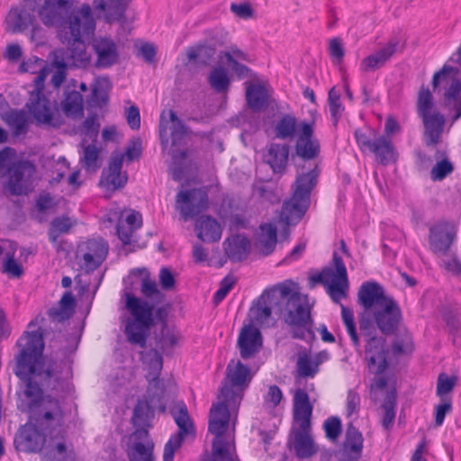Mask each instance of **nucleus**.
I'll use <instances>...</instances> for the list:
<instances>
[{
  "label": "nucleus",
  "mask_w": 461,
  "mask_h": 461,
  "mask_svg": "<svg viewBox=\"0 0 461 461\" xmlns=\"http://www.w3.org/2000/svg\"><path fill=\"white\" fill-rule=\"evenodd\" d=\"M26 6L35 11L47 27L57 28L58 38L67 49L54 51L58 68L68 65L84 66L91 60L85 41L95 30V21L90 5L74 8L73 0H23Z\"/></svg>",
  "instance_id": "1"
},
{
  "label": "nucleus",
  "mask_w": 461,
  "mask_h": 461,
  "mask_svg": "<svg viewBox=\"0 0 461 461\" xmlns=\"http://www.w3.org/2000/svg\"><path fill=\"white\" fill-rule=\"evenodd\" d=\"M140 293L151 302L140 299L130 292L123 294L125 308L131 315V318L126 321L125 335L130 343L144 348L149 331L154 324L155 306L165 300V294L158 289L157 283L149 276L141 278Z\"/></svg>",
  "instance_id": "2"
},
{
  "label": "nucleus",
  "mask_w": 461,
  "mask_h": 461,
  "mask_svg": "<svg viewBox=\"0 0 461 461\" xmlns=\"http://www.w3.org/2000/svg\"><path fill=\"white\" fill-rule=\"evenodd\" d=\"M22 382V393L19 394L18 409L27 413L29 420L38 424L42 430H48L53 425H59L64 418L63 410L59 401L49 394H44L42 388L45 387L43 378L40 375H29L20 378ZM60 385L56 391H59Z\"/></svg>",
  "instance_id": "3"
},
{
  "label": "nucleus",
  "mask_w": 461,
  "mask_h": 461,
  "mask_svg": "<svg viewBox=\"0 0 461 461\" xmlns=\"http://www.w3.org/2000/svg\"><path fill=\"white\" fill-rule=\"evenodd\" d=\"M42 336L43 333L38 330L24 332L17 343L23 348L16 357L14 374L19 378L40 375L47 388L57 390L61 383L63 363L52 359H41L43 349Z\"/></svg>",
  "instance_id": "4"
},
{
  "label": "nucleus",
  "mask_w": 461,
  "mask_h": 461,
  "mask_svg": "<svg viewBox=\"0 0 461 461\" xmlns=\"http://www.w3.org/2000/svg\"><path fill=\"white\" fill-rule=\"evenodd\" d=\"M230 363L226 366L225 379L220 389L217 402L212 405L208 431L213 435L211 457L204 461H230Z\"/></svg>",
  "instance_id": "5"
},
{
  "label": "nucleus",
  "mask_w": 461,
  "mask_h": 461,
  "mask_svg": "<svg viewBox=\"0 0 461 461\" xmlns=\"http://www.w3.org/2000/svg\"><path fill=\"white\" fill-rule=\"evenodd\" d=\"M280 285H285L287 294L282 295L281 312L279 317L289 327L292 338L297 339H307L314 337V321L312 317V305L309 297L299 292L293 291L294 285L292 281L286 280Z\"/></svg>",
  "instance_id": "6"
},
{
  "label": "nucleus",
  "mask_w": 461,
  "mask_h": 461,
  "mask_svg": "<svg viewBox=\"0 0 461 461\" xmlns=\"http://www.w3.org/2000/svg\"><path fill=\"white\" fill-rule=\"evenodd\" d=\"M320 169L313 165L307 172L298 173L293 185V195L283 204L280 220L286 225L296 224L308 210L311 193L317 184Z\"/></svg>",
  "instance_id": "7"
},
{
  "label": "nucleus",
  "mask_w": 461,
  "mask_h": 461,
  "mask_svg": "<svg viewBox=\"0 0 461 461\" xmlns=\"http://www.w3.org/2000/svg\"><path fill=\"white\" fill-rule=\"evenodd\" d=\"M392 299L393 298L386 294L384 288L377 282L367 281L361 285L357 292V302L364 309L358 321L361 332L371 334L373 327L370 313Z\"/></svg>",
  "instance_id": "8"
},
{
  "label": "nucleus",
  "mask_w": 461,
  "mask_h": 461,
  "mask_svg": "<svg viewBox=\"0 0 461 461\" xmlns=\"http://www.w3.org/2000/svg\"><path fill=\"white\" fill-rule=\"evenodd\" d=\"M36 167L28 160L13 163L7 169L6 179L3 183L5 195H28L34 189Z\"/></svg>",
  "instance_id": "9"
},
{
  "label": "nucleus",
  "mask_w": 461,
  "mask_h": 461,
  "mask_svg": "<svg viewBox=\"0 0 461 461\" xmlns=\"http://www.w3.org/2000/svg\"><path fill=\"white\" fill-rule=\"evenodd\" d=\"M287 294L285 285L277 284L270 288L265 289L261 295L253 303L249 316L252 321L258 325L268 324L271 314L279 316L281 312L282 295Z\"/></svg>",
  "instance_id": "10"
},
{
  "label": "nucleus",
  "mask_w": 461,
  "mask_h": 461,
  "mask_svg": "<svg viewBox=\"0 0 461 461\" xmlns=\"http://www.w3.org/2000/svg\"><path fill=\"white\" fill-rule=\"evenodd\" d=\"M458 227L453 221L440 220L429 229V249L437 256H446L456 240Z\"/></svg>",
  "instance_id": "11"
},
{
  "label": "nucleus",
  "mask_w": 461,
  "mask_h": 461,
  "mask_svg": "<svg viewBox=\"0 0 461 461\" xmlns=\"http://www.w3.org/2000/svg\"><path fill=\"white\" fill-rule=\"evenodd\" d=\"M171 414L178 427V431L166 443L163 461H173L175 452L181 447L185 437L194 433V424L183 402L171 410Z\"/></svg>",
  "instance_id": "12"
},
{
  "label": "nucleus",
  "mask_w": 461,
  "mask_h": 461,
  "mask_svg": "<svg viewBox=\"0 0 461 461\" xmlns=\"http://www.w3.org/2000/svg\"><path fill=\"white\" fill-rule=\"evenodd\" d=\"M26 107L38 124L54 128L61 125L59 113L40 89L31 92Z\"/></svg>",
  "instance_id": "13"
},
{
  "label": "nucleus",
  "mask_w": 461,
  "mask_h": 461,
  "mask_svg": "<svg viewBox=\"0 0 461 461\" xmlns=\"http://www.w3.org/2000/svg\"><path fill=\"white\" fill-rule=\"evenodd\" d=\"M372 319L373 330H370L372 335L375 332V326L384 335H393L398 329L402 321V311L394 299L388 300V303L382 305L378 309L370 313Z\"/></svg>",
  "instance_id": "14"
},
{
  "label": "nucleus",
  "mask_w": 461,
  "mask_h": 461,
  "mask_svg": "<svg viewBox=\"0 0 461 461\" xmlns=\"http://www.w3.org/2000/svg\"><path fill=\"white\" fill-rule=\"evenodd\" d=\"M207 193L200 188L181 190L176 196V209L185 221L194 218L207 208Z\"/></svg>",
  "instance_id": "15"
},
{
  "label": "nucleus",
  "mask_w": 461,
  "mask_h": 461,
  "mask_svg": "<svg viewBox=\"0 0 461 461\" xmlns=\"http://www.w3.org/2000/svg\"><path fill=\"white\" fill-rule=\"evenodd\" d=\"M315 120L300 122V131L294 146L297 157L304 161L315 159L321 151L319 140L314 136Z\"/></svg>",
  "instance_id": "16"
},
{
  "label": "nucleus",
  "mask_w": 461,
  "mask_h": 461,
  "mask_svg": "<svg viewBox=\"0 0 461 461\" xmlns=\"http://www.w3.org/2000/svg\"><path fill=\"white\" fill-rule=\"evenodd\" d=\"M40 426L31 420L21 426L14 437V444L18 451L26 453L40 452L46 437Z\"/></svg>",
  "instance_id": "17"
},
{
  "label": "nucleus",
  "mask_w": 461,
  "mask_h": 461,
  "mask_svg": "<svg viewBox=\"0 0 461 461\" xmlns=\"http://www.w3.org/2000/svg\"><path fill=\"white\" fill-rule=\"evenodd\" d=\"M154 442L145 429H135L128 439L127 456L129 461H154Z\"/></svg>",
  "instance_id": "18"
},
{
  "label": "nucleus",
  "mask_w": 461,
  "mask_h": 461,
  "mask_svg": "<svg viewBox=\"0 0 461 461\" xmlns=\"http://www.w3.org/2000/svg\"><path fill=\"white\" fill-rule=\"evenodd\" d=\"M402 48L398 39H390L379 50L361 60L360 70L368 73L382 68L398 51H402Z\"/></svg>",
  "instance_id": "19"
},
{
  "label": "nucleus",
  "mask_w": 461,
  "mask_h": 461,
  "mask_svg": "<svg viewBox=\"0 0 461 461\" xmlns=\"http://www.w3.org/2000/svg\"><path fill=\"white\" fill-rule=\"evenodd\" d=\"M92 49L96 55L95 67L107 68L115 65L119 60L117 43L107 36H98L92 41Z\"/></svg>",
  "instance_id": "20"
},
{
  "label": "nucleus",
  "mask_w": 461,
  "mask_h": 461,
  "mask_svg": "<svg viewBox=\"0 0 461 461\" xmlns=\"http://www.w3.org/2000/svg\"><path fill=\"white\" fill-rule=\"evenodd\" d=\"M365 336L366 334L362 332ZM366 358L368 368L375 374H382L387 367L385 339L374 335H367Z\"/></svg>",
  "instance_id": "21"
},
{
  "label": "nucleus",
  "mask_w": 461,
  "mask_h": 461,
  "mask_svg": "<svg viewBox=\"0 0 461 461\" xmlns=\"http://www.w3.org/2000/svg\"><path fill=\"white\" fill-rule=\"evenodd\" d=\"M254 373L251 369L239 361L232 368V411L240 405L243 399L245 390L249 387ZM235 424V418L232 417V427Z\"/></svg>",
  "instance_id": "22"
},
{
  "label": "nucleus",
  "mask_w": 461,
  "mask_h": 461,
  "mask_svg": "<svg viewBox=\"0 0 461 461\" xmlns=\"http://www.w3.org/2000/svg\"><path fill=\"white\" fill-rule=\"evenodd\" d=\"M230 67V52L226 51L220 56L218 64L212 68L209 76L208 83L210 86L217 93H226L229 85V68Z\"/></svg>",
  "instance_id": "23"
},
{
  "label": "nucleus",
  "mask_w": 461,
  "mask_h": 461,
  "mask_svg": "<svg viewBox=\"0 0 461 461\" xmlns=\"http://www.w3.org/2000/svg\"><path fill=\"white\" fill-rule=\"evenodd\" d=\"M237 346L243 359L254 357L262 347L261 333L253 326L244 327L239 336Z\"/></svg>",
  "instance_id": "24"
},
{
  "label": "nucleus",
  "mask_w": 461,
  "mask_h": 461,
  "mask_svg": "<svg viewBox=\"0 0 461 461\" xmlns=\"http://www.w3.org/2000/svg\"><path fill=\"white\" fill-rule=\"evenodd\" d=\"M122 154H113L106 170L103 171L100 185L107 189L116 190L124 186L127 176L122 175Z\"/></svg>",
  "instance_id": "25"
},
{
  "label": "nucleus",
  "mask_w": 461,
  "mask_h": 461,
  "mask_svg": "<svg viewBox=\"0 0 461 461\" xmlns=\"http://www.w3.org/2000/svg\"><path fill=\"white\" fill-rule=\"evenodd\" d=\"M131 0H94L95 11L103 14L105 22L114 23L125 19V11Z\"/></svg>",
  "instance_id": "26"
},
{
  "label": "nucleus",
  "mask_w": 461,
  "mask_h": 461,
  "mask_svg": "<svg viewBox=\"0 0 461 461\" xmlns=\"http://www.w3.org/2000/svg\"><path fill=\"white\" fill-rule=\"evenodd\" d=\"M108 252V245L104 240H90L86 243L83 253V267L86 271H94L104 260Z\"/></svg>",
  "instance_id": "27"
},
{
  "label": "nucleus",
  "mask_w": 461,
  "mask_h": 461,
  "mask_svg": "<svg viewBox=\"0 0 461 461\" xmlns=\"http://www.w3.org/2000/svg\"><path fill=\"white\" fill-rule=\"evenodd\" d=\"M35 18L23 8H12L6 18V31L12 33H18L32 26V33L40 30V26H34Z\"/></svg>",
  "instance_id": "28"
},
{
  "label": "nucleus",
  "mask_w": 461,
  "mask_h": 461,
  "mask_svg": "<svg viewBox=\"0 0 461 461\" xmlns=\"http://www.w3.org/2000/svg\"><path fill=\"white\" fill-rule=\"evenodd\" d=\"M369 151L375 155L376 160L382 165L393 163L398 158L391 138L384 135L374 138Z\"/></svg>",
  "instance_id": "29"
},
{
  "label": "nucleus",
  "mask_w": 461,
  "mask_h": 461,
  "mask_svg": "<svg viewBox=\"0 0 461 461\" xmlns=\"http://www.w3.org/2000/svg\"><path fill=\"white\" fill-rule=\"evenodd\" d=\"M424 139L427 146H435L439 142L445 125V117L438 112L422 117Z\"/></svg>",
  "instance_id": "30"
},
{
  "label": "nucleus",
  "mask_w": 461,
  "mask_h": 461,
  "mask_svg": "<svg viewBox=\"0 0 461 461\" xmlns=\"http://www.w3.org/2000/svg\"><path fill=\"white\" fill-rule=\"evenodd\" d=\"M270 95L267 87L260 83H249L246 86V101L254 112L267 109L270 104Z\"/></svg>",
  "instance_id": "31"
},
{
  "label": "nucleus",
  "mask_w": 461,
  "mask_h": 461,
  "mask_svg": "<svg viewBox=\"0 0 461 461\" xmlns=\"http://www.w3.org/2000/svg\"><path fill=\"white\" fill-rule=\"evenodd\" d=\"M288 157L289 146L287 144L271 143L267 147L265 160L274 172L282 173L287 166Z\"/></svg>",
  "instance_id": "32"
},
{
  "label": "nucleus",
  "mask_w": 461,
  "mask_h": 461,
  "mask_svg": "<svg viewBox=\"0 0 461 461\" xmlns=\"http://www.w3.org/2000/svg\"><path fill=\"white\" fill-rule=\"evenodd\" d=\"M300 131V122L292 113L284 114L275 124V138L278 140H293Z\"/></svg>",
  "instance_id": "33"
},
{
  "label": "nucleus",
  "mask_w": 461,
  "mask_h": 461,
  "mask_svg": "<svg viewBox=\"0 0 461 461\" xmlns=\"http://www.w3.org/2000/svg\"><path fill=\"white\" fill-rule=\"evenodd\" d=\"M2 120L10 128L15 137L24 135L29 129V118L23 110L12 109L1 115Z\"/></svg>",
  "instance_id": "34"
},
{
  "label": "nucleus",
  "mask_w": 461,
  "mask_h": 461,
  "mask_svg": "<svg viewBox=\"0 0 461 461\" xmlns=\"http://www.w3.org/2000/svg\"><path fill=\"white\" fill-rule=\"evenodd\" d=\"M310 430L298 429L294 431L293 447L296 456L300 458L310 457L317 452Z\"/></svg>",
  "instance_id": "35"
},
{
  "label": "nucleus",
  "mask_w": 461,
  "mask_h": 461,
  "mask_svg": "<svg viewBox=\"0 0 461 461\" xmlns=\"http://www.w3.org/2000/svg\"><path fill=\"white\" fill-rule=\"evenodd\" d=\"M276 228L272 223L261 224L259 233L257 240V249L263 256L271 254L276 245Z\"/></svg>",
  "instance_id": "36"
},
{
  "label": "nucleus",
  "mask_w": 461,
  "mask_h": 461,
  "mask_svg": "<svg viewBox=\"0 0 461 461\" xmlns=\"http://www.w3.org/2000/svg\"><path fill=\"white\" fill-rule=\"evenodd\" d=\"M155 409H160V405L152 404L148 401H139L137 402L131 418L136 429H145L148 430V428L150 427L149 421Z\"/></svg>",
  "instance_id": "37"
},
{
  "label": "nucleus",
  "mask_w": 461,
  "mask_h": 461,
  "mask_svg": "<svg viewBox=\"0 0 461 461\" xmlns=\"http://www.w3.org/2000/svg\"><path fill=\"white\" fill-rule=\"evenodd\" d=\"M195 229L198 230V238L205 242L216 241L221 235L220 224L209 216H201L197 220Z\"/></svg>",
  "instance_id": "38"
},
{
  "label": "nucleus",
  "mask_w": 461,
  "mask_h": 461,
  "mask_svg": "<svg viewBox=\"0 0 461 461\" xmlns=\"http://www.w3.org/2000/svg\"><path fill=\"white\" fill-rule=\"evenodd\" d=\"M332 263L335 270L332 267H325L321 270L322 285L329 286L331 282L343 281L345 285L348 284L347 269L342 258L337 252H333Z\"/></svg>",
  "instance_id": "39"
},
{
  "label": "nucleus",
  "mask_w": 461,
  "mask_h": 461,
  "mask_svg": "<svg viewBox=\"0 0 461 461\" xmlns=\"http://www.w3.org/2000/svg\"><path fill=\"white\" fill-rule=\"evenodd\" d=\"M91 87V104L97 107L105 105L108 103L109 91L112 87L109 78L106 77H99L95 78Z\"/></svg>",
  "instance_id": "40"
},
{
  "label": "nucleus",
  "mask_w": 461,
  "mask_h": 461,
  "mask_svg": "<svg viewBox=\"0 0 461 461\" xmlns=\"http://www.w3.org/2000/svg\"><path fill=\"white\" fill-rule=\"evenodd\" d=\"M76 221L68 216L54 218L49 228L48 236L51 243L55 244L59 236L67 234L76 225Z\"/></svg>",
  "instance_id": "41"
},
{
  "label": "nucleus",
  "mask_w": 461,
  "mask_h": 461,
  "mask_svg": "<svg viewBox=\"0 0 461 461\" xmlns=\"http://www.w3.org/2000/svg\"><path fill=\"white\" fill-rule=\"evenodd\" d=\"M321 363L320 356L312 358L308 354H300L296 362V370L301 377H313L319 372V366Z\"/></svg>",
  "instance_id": "42"
},
{
  "label": "nucleus",
  "mask_w": 461,
  "mask_h": 461,
  "mask_svg": "<svg viewBox=\"0 0 461 461\" xmlns=\"http://www.w3.org/2000/svg\"><path fill=\"white\" fill-rule=\"evenodd\" d=\"M363 448L362 434L351 423L348 424L346 431V438L344 442V450L352 454L354 457L358 458Z\"/></svg>",
  "instance_id": "43"
},
{
  "label": "nucleus",
  "mask_w": 461,
  "mask_h": 461,
  "mask_svg": "<svg viewBox=\"0 0 461 461\" xmlns=\"http://www.w3.org/2000/svg\"><path fill=\"white\" fill-rule=\"evenodd\" d=\"M84 140L81 143L83 149V155L80 158V162L84 167L88 171H96L101 164L99 162L100 149L94 144H85Z\"/></svg>",
  "instance_id": "44"
},
{
  "label": "nucleus",
  "mask_w": 461,
  "mask_h": 461,
  "mask_svg": "<svg viewBox=\"0 0 461 461\" xmlns=\"http://www.w3.org/2000/svg\"><path fill=\"white\" fill-rule=\"evenodd\" d=\"M179 339V333L165 324L162 325L160 333L156 338V345L161 351L167 353L177 344Z\"/></svg>",
  "instance_id": "45"
},
{
  "label": "nucleus",
  "mask_w": 461,
  "mask_h": 461,
  "mask_svg": "<svg viewBox=\"0 0 461 461\" xmlns=\"http://www.w3.org/2000/svg\"><path fill=\"white\" fill-rule=\"evenodd\" d=\"M62 109L67 116H77L83 113V97L77 91L68 93L62 102Z\"/></svg>",
  "instance_id": "46"
},
{
  "label": "nucleus",
  "mask_w": 461,
  "mask_h": 461,
  "mask_svg": "<svg viewBox=\"0 0 461 461\" xmlns=\"http://www.w3.org/2000/svg\"><path fill=\"white\" fill-rule=\"evenodd\" d=\"M74 458L73 451L64 442H59L42 456L41 461H74Z\"/></svg>",
  "instance_id": "47"
},
{
  "label": "nucleus",
  "mask_w": 461,
  "mask_h": 461,
  "mask_svg": "<svg viewBox=\"0 0 461 461\" xmlns=\"http://www.w3.org/2000/svg\"><path fill=\"white\" fill-rule=\"evenodd\" d=\"M250 241L244 235H232V262L245 259L250 252Z\"/></svg>",
  "instance_id": "48"
},
{
  "label": "nucleus",
  "mask_w": 461,
  "mask_h": 461,
  "mask_svg": "<svg viewBox=\"0 0 461 461\" xmlns=\"http://www.w3.org/2000/svg\"><path fill=\"white\" fill-rule=\"evenodd\" d=\"M149 382L148 386V402H151L152 404L160 405V410L162 411H165V406L161 402V399L164 395V384L158 378H147Z\"/></svg>",
  "instance_id": "49"
},
{
  "label": "nucleus",
  "mask_w": 461,
  "mask_h": 461,
  "mask_svg": "<svg viewBox=\"0 0 461 461\" xmlns=\"http://www.w3.org/2000/svg\"><path fill=\"white\" fill-rule=\"evenodd\" d=\"M395 406H396V394L394 392H390L382 405L384 409V417L382 425L385 429H389L395 418Z\"/></svg>",
  "instance_id": "50"
},
{
  "label": "nucleus",
  "mask_w": 461,
  "mask_h": 461,
  "mask_svg": "<svg viewBox=\"0 0 461 461\" xmlns=\"http://www.w3.org/2000/svg\"><path fill=\"white\" fill-rule=\"evenodd\" d=\"M434 106L433 96L428 88L421 87L417 99V113L420 118L431 114Z\"/></svg>",
  "instance_id": "51"
},
{
  "label": "nucleus",
  "mask_w": 461,
  "mask_h": 461,
  "mask_svg": "<svg viewBox=\"0 0 461 461\" xmlns=\"http://www.w3.org/2000/svg\"><path fill=\"white\" fill-rule=\"evenodd\" d=\"M215 55V50L210 47H199L187 53L189 61H194L196 65L207 66Z\"/></svg>",
  "instance_id": "52"
},
{
  "label": "nucleus",
  "mask_w": 461,
  "mask_h": 461,
  "mask_svg": "<svg viewBox=\"0 0 461 461\" xmlns=\"http://www.w3.org/2000/svg\"><path fill=\"white\" fill-rule=\"evenodd\" d=\"M341 317L343 323L346 327L347 332L350 337L353 345L356 348L360 347L359 338L357 332V328L354 321L353 312L344 305H341Z\"/></svg>",
  "instance_id": "53"
},
{
  "label": "nucleus",
  "mask_w": 461,
  "mask_h": 461,
  "mask_svg": "<svg viewBox=\"0 0 461 461\" xmlns=\"http://www.w3.org/2000/svg\"><path fill=\"white\" fill-rule=\"evenodd\" d=\"M245 80V85L256 81L257 75L245 64L235 63L234 55L232 56V79Z\"/></svg>",
  "instance_id": "54"
},
{
  "label": "nucleus",
  "mask_w": 461,
  "mask_h": 461,
  "mask_svg": "<svg viewBox=\"0 0 461 461\" xmlns=\"http://www.w3.org/2000/svg\"><path fill=\"white\" fill-rule=\"evenodd\" d=\"M312 405L294 406V418L299 429H311Z\"/></svg>",
  "instance_id": "55"
},
{
  "label": "nucleus",
  "mask_w": 461,
  "mask_h": 461,
  "mask_svg": "<svg viewBox=\"0 0 461 461\" xmlns=\"http://www.w3.org/2000/svg\"><path fill=\"white\" fill-rule=\"evenodd\" d=\"M252 195L260 202H267L271 204L278 203L279 201L278 195L276 194L271 188L263 184L254 185Z\"/></svg>",
  "instance_id": "56"
},
{
  "label": "nucleus",
  "mask_w": 461,
  "mask_h": 461,
  "mask_svg": "<svg viewBox=\"0 0 461 461\" xmlns=\"http://www.w3.org/2000/svg\"><path fill=\"white\" fill-rule=\"evenodd\" d=\"M329 107L331 117L336 123L339 118L341 115L342 111L344 110L341 102H340V94L336 90L335 87H332L329 91Z\"/></svg>",
  "instance_id": "57"
},
{
  "label": "nucleus",
  "mask_w": 461,
  "mask_h": 461,
  "mask_svg": "<svg viewBox=\"0 0 461 461\" xmlns=\"http://www.w3.org/2000/svg\"><path fill=\"white\" fill-rule=\"evenodd\" d=\"M454 170V167L452 163L444 158L441 161L438 162L431 169L430 176L432 180L440 181L443 180L447 176L451 174Z\"/></svg>",
  "instance_id": "58"
},
{
  "label": "nucleus",
  "mask_w": 461,
  "mask_h": 461,
  "mask_svg": "<svg viewBox=\"0 0 461 461\" xmlns=\"http://www.w3.org/2000/svg\"><path fill=\"white\" fill-rule=\"evenodd\" d=\"M456 382V376L448 377L445 373L439 374L437 381V395L442 398L452 392Z\"/></svg>",
  "instance_id": "59"
},
{
  "label": "nucleus",
  "mask_w": 461,
  "mask_h": 461,
  "mask_svg": "<svg viewBox=\"0 0 461 461\" xmlns=\"http://www.w3.org/2000/svg\"><path fill=\"white\" fill-rule=\"evenodd\" d=\"M149 355L151 356V358L149 364L147 378H158L163 366L162 356L157 349H152L149 352Z\"/></svg>",
  "instance_id": "60"
},
{
  "label": "nucleus",
  "mask_w": 461,
  "mask_h": 461,
  "mask_svg": "<svg viewBox=\"0 0 461 461\" xmlns=\"http://www.w3.org/2000/svg\"><path fill=\"white\" fill-rule=\"evenodd\" d=\"M232 13L242 20L256 18V11L248 1L240 4H232Z\"/></svg>",
  "instance_id": "61"
},
{
  "label": "nucleus",
  "mask_w": 461,
  "mask_h": 461,
  "mask_svg": "<svg viewBox=\"0 0 461 461\" xmlns=\"http://www.w3.org/2000/svg\"><path fill=\"white\" fill-rule=\"evenodd\" d=\"M169 119L173 124L171 137H172V144L175 146L177 144V141L182 139V137L185 134V127L181 120H179L174 111H169Z\"/></svg>",
  "instance_id": "62"
},
{
  "label": "nucleus",
  "mask_w": 461,
  "mask_h": 461,
  "mask_svg": "<svg viewBox=\"0 0 461 461\" xmlns=\"http://www.w3.org/2000/svg\"><path fill=\"white\" fill-rule=\"evenodd\" d=\"M461 81L459 79H453L451 85L444 95L445 105L450 106L452 103L461 102Z\"/></svg>",
  "instance_id": "63"
},
{
  "label": "nucleus",
  "mask_w": 461,
  "mask_h": 461,
  "mask_svg": "<svg viewBox=\"0 0 461 461\" xmlns=\"http://www.w3.org/2000/svg\"><path fill=\"white\" fill-rule=\"evenodd\" d=\"M324 429L328 438L335 440L341 433V422L338 417H331L325 420Z\"/></svg>",
  "instance_id": "64"
}]
</instances>
